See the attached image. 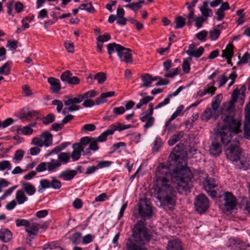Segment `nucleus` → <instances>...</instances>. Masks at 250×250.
I'll return each instance as SVG.
<instances>
[{
    "label": "nucleus",
    "instance_id": "nucleus-1",
    "mask_svg": "<svg viewBox=\"0 0 250 250\" xmlns=\"http://www.w3.org/2000/svg\"><path fill=\"white\" fill-rule=\"evenodd\" d=\"M157 198L164 206L173 209L176 206L177 193L183 194L192 187L193 175L188 167L181 165L172 171L164 164L161 163L155 172Z\"/></svg>",
    "mask_w": 250,
    "mask_h": 250
},
{
    "label": "nucleus",
    "instance_id": "nucleus-2",
    "mask_svg": "<svg viewBox=\"0 0 250 250\" xmlns=\"http://www.w3.org/2000/svg\"><path fill=\"white\" fill-rule=\"evenodd\" d=\"M138 206V214L141 218L137 220L131 229V235L125 242V250H147L144 246L152 239L153 236L146 227V220L153 215L152 207L146 199L140 200Z\"/></svg>",
    "mask_w": 250,
    "mask_h": 250
},
{
    "label": "nucleus",
    "instance_id": "nucleus-3",
    "mask_svg": "<svg viewBox=\"0 0 250 250\" xmlns=\"http://www.w3.org/2000/svg\"><path fill=\"white\" fill-rule=\"evenodd\" d=\"M240 123L231 116L224 118V125L220 128L218 136L221 139L227 158L233 162H237L240 158L241 152L239 142L235 137L232 141V134L236 135L240 131Z\"/></svg>",
    "mask_w": 250,
    "mask_h": 250
},
{
    "label": "nucleus",
    "instance_id": "nucleus-4",
    "mask_svg": "<svg viewBox=\"0 0 250 250\" xmlns=\"http://www.w3.org/2000/svg\"><path fill=\"white\" fill-rule=\"evenodd\" d=\"M107 54L109 55V59H112V54L116 51L119 60L126 63H132V50L115 42L110 43L107 45Z\"/></svg>",
    "mask_w": 250,
    "mask_h": 250
},
{
    "label": "nucleus",
    "instance_id": "nucleus-5",
    "mask_svg": "<svg viewBox=\"0 0 250 250\" xmlns=\"http://www.w3.org/2000/svg\"><path fill=\"white\" fill-rule=\"evenodd\" d=\"M194 205L197 211L200 214L206 212L209 207V200L203 194H200L195 198Z\"/></svg>",
    "mask_w": 250,
    "mask_h": 250
},
{
    "label": "nucleus",
    "instance_id": "nucleus-6",
    "mask_svg": "<svg viewBox=\"0 0 250 250\" xmlns=\"http://www.w3.org/2000/svg\"><path fill=\"white\" fill-rule=\"evenodd\" d=\"M240 94L239 89H234L231 94V100L227 108V113L224 114L221 116V119L224 121V118L227 116H231L234 119V104L237 101L238 97Z\"/></svg>",
    "mask_w": 250,
    "mask_h": 250
},
{
    "label": "nucleus",
    "instance_id": "nucleus-7",
    "mask_svg": "<svg viewBox=\"0 0 250 250\" xmlns=\"http://www.w3.org/2000/svg\"><path fill=\"white\" fill-rule=\"evenodd\" d=\"M220 129H218L216 134V137L212 141L211 146H210L209 152V154L213 157H217L219 156L222 152V146L220 143L221 139L218 138Z\"/></svg>",
    "mask_w": 250,
    "mask_h": 250
},
{
    "label": "nucleus",
    "instance_id": "nucleus-8",
    "mask_svg": "<svg viewBox=\"0 0 250 250\" xmlns=\"http://www.w3.org/2000/svg\"><path fill=\"white\" fill-rule=\"evenodd\" d=\"M224 206L228 211H230L234 209L237 205V199L236 197L230 192H226L224 194Z\"/></svg>",
    "mask_w": 250,
    "mask_h": 250
},
{
    "label": "nucleus",
    "instance_id": "nucleus-9",
    "mask_svg": "<svg viewBox=\"0 0 250 250\" xmlns=\"http://www.w3.org/2000/svg\"><path fill=\"white\" fill-rule=\"evenodd\" d=\"M188 49L185 51L186 53L189 56L187 59L191 61L192 57L199 58L204 53L205 49L203 46H200L196 49V45L191 43L188 45Z\"/></svg>",
    "mask_w": 250,
    "mask_h": 250
},
{
    "label": "nucleus",
    "instance_id": "nucleus-10",
    "mask_svg": "<svg viewBox=\"0 0 250 250\" xmlns=\"http://www.w3.org/2000/svg\"><path fill=\"white\" fill-rule=\"evenodd\" d=\"M20 115L21 119L30 120L35 119L40 120L39 113L35 110H30L28 108L23 107L20 112Z\"/></svg>",
    "mask_w": 250,
    "mask_h": 250
},
{
    "label": "nucleus",
    "instance_id": "nucleus-11",
    "mask_svg": "<svg viewBox=\"0 0 250 250\" xmlns=\"http://www.w3.org/2000/svg\"><path fill=\"white\" fill-rule=\"evenodd\" d=\"M75 97L72 95L65 96L64 97L63 102L66 106L68 107H64L62 110V113L65 115L69 112H73L75 111L79 110L80 109V106L77 105V104L70 103L68 101L71 99H74Z\"/></svg>",
    "mask_w": 250,
    "mask_h": 250
},
{
    "label": "nucleus",
    "instance_id": "nucleus-12",
    "mask_svg": "<svg viewBox=\"0 0 250 250\" xmlns=\"http://www.w3.org/2000/svg\"><path fill=\"white\" fill-rule=\"evenodd\" d=\"M184 147V145L183 143H179L177 144L173 148L170 154L169 158H170L172 161L175 162V163L178 162V163H180V160H182V154L183 151Z\"/></svg>",
    "mask_w": 250,
    "mask_h": 250
},
{
    "label": "nucleus",
    "instance_id": "nucleus-13",
    "mask_svg": "<svg viewBox=\"0 0 250 250\" xmlns=\"http://www.w3.org/2000/svg\"><path fill=\"white\" fill-rule=\"evenodd\" d=\"M97 95V92L94 90H90L83 95H79L78 97H75L74 99H71L68 101L70 103L73 104H80L81 103L85 98L87 99L88 98H93Z\"/></svg>",
    "mask_w": 250,
    "mask_h": 250
},
{
    "label": "nucleus",
    "instance_id": "nucleus-14",
    "mask_svg": "<svg viewBox=\"0 0 250 250\" xmlns=\"http://www.w3.org/2000/svg\"><path fill=\"white\" fill-rule=\"evenodd\" d=\"M167 250H184L183 244L182 241L179 239H172L168 241Z\"/></svg>",
    "mask_w": 250,
    "mask_h": 250
},
{
    "label": "nucleus",
    "instance_id": "nucleus-15",
    "mask_svg": "<svg viewBox=\"0 0 250 250\" xmlns=\"http://www.w3.org/2000/svg\"><path fill=\"white\" fill-rule=\"evenodd\" d=\"M77 175V171L74 169L67 168L62 171L59 175V178L65 181L72 180Z\"/></svg>",
    "mask_w": 250,
    "mask_h": 250
},
{
    "label": "nucleus",
    "instance_id": "nucleus-16",
    "mask_svg": "<svg viewBox=\"0 0 250 250\" xmlns=\"http://www.w3.org/2000/svg\"><path fill=\"white\" fill-rule=\"evenodd\" d=\"M245 125L244 130L246 134L250 135V102L245 107Z\"/></svg>",
    "mask_w": 250,
    "mask_h": 250
},
{
    "label": "nucleus",
    "instance_id": "nucleus-17",
    "mask_svg": "<svg viewBox=\"0 0 250 250\" xmlns=\"http://www.w3.org/2000/svg\"><path fill=\"white\" fill-rule=\"evenodd\" d=\"M72 148L73 150L70 157L72 158L73 161L75 162L80 159L82 151H83V146L78 143H76L73 145Z\"/></svg>",
    "mask_w": 250,
    "mask_h": 250
},
{
    "label": "nucleus",
    "instance_id": "nucleus-18",
    "mask_svg": "<svg viewBox=\"0 0 250 250\" xmlns=\"http://www.w3.org/2000/svg\"><path fill=\"white\" fill-rule=\"evenodd\" d=\"M47 82L50 84V89L52 92L54 93H58L61 89L60 80L56 78L49 77Z\"/></svg>",
    "mask_w": 250,
    "mask_h": 250
},
{
    "label": "nucleus",
    "instance_id": "nucleus-19",
    "mask_svg": "<svg viewBox=\"0 0 250 250\" xmlns=\"http://www.w3.org/2000/svg\"><path fill=\"white\" fill-rule=\"evenodd\" d=\"M142 116L140 117V120L142 122H146V124L144 125V127L146 129L152 127L155 122V119L152 116L149 115L148 113L144 114L142 113Z\"/></svg>",
    "mask_w": 250,
    "mask_h": 250
},
{
    "label": "nucleus",
    "instance_id": "nucleus-20",
    "mask_svg": "<svg viewBox=\"0 0 250 250\" xmlns=\"http://www.w3.org/2000/svg\"><path fill=\"white\" fill-rule=\"evenodd\" d=\"M203 183L206 191H208L218 186V184L215 179L208 176L206 177Z\"/></svg>",
    "mask_w": 250,
    "mask_h": 250
},
{
    "label": "nucleus",
    "instance_id": "nucleus-21",
    "mask_svg": "<svg viewBox=\"0 0 250 250\" xmlns=\"http://www.w3.org/2000/svg\"><path fill=\"white\" fill-rule=\"evenodd\" d=\"M21 185L22 187L21 190L25 191L28 195L32 196L36 193V188L30 183L21 181Z\"/></svg>",
    "mask_w": 250,
    "mask_h": 250
},
{
    "label": "nucleus",
    "instance_id": "nucleus-22",
    "mask_svg": "<svg viewBox=\"0 0 250 250\" xmlns=\"http://www.w3.org/2000/svg\"><path fill=\"white\" fill-rule=\"evenodd\" d=\"M12 238L11 231L6 228H1L0 229V240L3 242H9Z\"/></svg>",
    "mask_w": 250,
    "mask_h": 250
},
{
    "label": "nucleus",
    "instance_id": "nucleus-23",
    "mask_svg": "<svg viewBox=\"0 0 250 250\" xmlns=\"http://www.w3.org/2000/svg\"><path fill=\"white\" fill-rule=\"evenodd\" d=\"M185 135L183 131L177 132L176 134L173 135L168 141V145L172 146L175 144L180 139L183 138Z\"/></svg>",
    "mask_w": 250,
    "mask_h": 250
},
{
    "label": "nucleus",
    "instance_id": "nucleus-24",
    "mask_svg": "<svg viewBox=\"0 0 250 250\" xmlns=\"http://www.w3.org/2000/svg\"><path fill=\"white\" fill-rule=\"evenodd\" d=\"M12 64L13 62L11 61H8L0 67V75L7 76L10 74Z\"/></svg>",
    "mask_w": 250,
    "mask_h": 250
},
{
    "label": "nucleus",
    "instance_id": "nucleus-25",
    "mask_svg": "<svg viewBox=\"0 0 250 250\" xmlns=\"http://www.w3.org/2000/svg\"><path fill=\"white\" fill-rule=\"evenodd\" d=\"M70 155L69 153L61 152L58 155V162L64 165L70 161Z\"/></svg>",
    "mask_w": 250,
    "mask_h": 250
},
{
    "label": "nucleus",
    "instance_id": "nucleus-26",
    "mask_svg": "<svg viewBox=\"0 0 250 250\" xmlns=\"http://www.w3.org/2000/svg\"><path fill=\"white\" fill-rule=\"evenodd\" d=\"M47 170L50 172L56 171L61 166V164L57 160L52 159L50 162H47Z\"/></svg>",
    "mask_w": 250,
    "mask_h": 250
},
{
    "label": "nucleus",
    "instance_id": "nucleus-27",
    "mask_svg": "<svg viewBox=\"0 0 250 250\" xmlns=\"http://www.w3.org/2000/svg\"><path fill=\"white\" fill-rule=\"evenodd\" d=\"M16 199L18 204L21 205L28 200V198L25 195L24 191L19 190L16 194Z\"/></svg>",
    "mask_w": 250,
    "mask_h": 250
},
{
    "label": "nucleus",
    "instance_id": "nucleus-28",
    "mask_svg": "<svg viewBox=\"0 0 250 250\" xmlns=\"http://www.w3.org/2000/svg\"><path fill=\"white\" fill-rule=\"evenodd\" d=\"M223 98V95L219 94L215 96L212 101L211 106L213 111H215L219 107Z\"/></svg>",
    "mask_w": 250,
    "mask_h": 250
},
{
    "label": "nucleus",
    "instance_id": "nucleus-29",
    "mask_svg": "<svg viewBox=\"0 0 250 250\" xmlns=\"http://www.w3.org/2000/svg\"><path fill=\"white\" fill-rule=\"evenodd\" d=\"M231 242L233 243L232 249L233 250H247V246L245 243L240 240L233 239Z\"/></svg>",
    "mask_w": 250,
    "mask_h": 250
},
{
    "label": "nucleus",
    "instance_id": "nucleus-30",
    "mask_svg": "<svg viewBox=\"0 0 250 250\" xmlns=\"http://www.w3.org/2000/svg\"><path fill=\"white\" fill-rule=\"evenodd\" d=\"M151 78V75L148 73L142 75L141 80L143 81V83L140 87H148L150 86L152 83Z\"/></svg>",
    "mask_w": 250,
    "mask_h": 250
},
{
    "label": "nucleus",
    "instance_id": "nucleus-31",
    "mask_svg": "<svg viewBox=\"0 0 250 250\" xmlns=\"http://www.w3.org/2000/svg\"><path fill=\"white\" fill-rule=\"evenodd\" d=\"M233 48L234 46L231 43H229L226 47V49L222 50V54L221 57L224 58L226 56H230L232 57L233 56Z\"/></svg>",
    "mask_w": 250,
    "mask_h": 250
},
{
    "label": "nucleus",
    "instance_id": "nucleus-32",
    "mask_svg": "<svg viewBox=\"0 0 250 250\" xmlns=\"http://www.w3.org/2000/svg\"><path fill=\"white\" fill-rule=\"evenodd\" d=\"M42 137L44 138L43 141V146L48 147L52 144L53 136L52 135L47 132H45L42 134Z\"/></svg>",
    "mask_w": 250,
    "mask_h": 250
},
{
    "label": "nucleus",
    "instance_id": "nucleus-33",
    "mask_svg": "<svg viewBox=\"0 0 250 250\" xmlns=\"http://www.w3.org/2000/svg\"><path fill=\"white\" fill-rule=\"evenodd\" d=\"M79 9H80V10L86 11L88 13L91 14L95 13L96 11L91 2L81 4L79 6Z\"/></svg>",
    "mask_w": 250,
    "mask_h": 250
},
{
    "label": "nucleus",
    "instance_id": "nucleus-34",
    "mask_svg": "<svg viewBox=\"0 0 250 250\" xmlns=\"http://www.w3.org/2000/svg\"><path fill=\"white\" fill-rule=\"evenodd\" d=\"M175 29L182 28L186 24V18L181 16H178L175 19Z\"/></svg>",
    "mask_w": 250,
    "mask_h": 250
},
{
    "label": "nucleus",
    "instance_id": "nucleus-35",
    "mask_svg": "<svg viewBox=\"0 0 250 250\" xmlns=\"http://www.w3.org/2000/svg\"><path fill=\"white\" fill-rule=\"evenodd\" d=\"M72 76V73L69 70H66L64 72H63L61 76L60 79L62 83H64V84H68L69 81L70 80V78Z\"/></svg>",
    "mask_w": 250,
    "mask_h": 250
},
{
    "label": "nucleus",
    "instance_id": "nucleus-36",
    "mask_svg": "<svg viewBox=\"0 0 250 250\" xmlns=\"http://www.w3.org/2000/svg\"><path fill=\"white\" fill-rule=\"evenodd\" d=\"M110 135H112V132L108 128L96 138V139L98 142H103L106 140L107 136Z\"/></svg>",
    "mask_w": 250,
    "mask_h": 250
},
{
    "label": "nucleus",
    "instance_id": "nucleus-37",
    "mask_svg": "<svg viewBox=\"0 0 250 250\" xmlns=\"http://www.w3.org/2000/svg\"><path fill=\"white\" fill-rule=\"evenodd\" d=\"M55 119V115L53 113H49L46 116L43 117L41 120L44 125H48L54 122Z\"/></svg>",
    "mask_w": 250,
    "mask_h": 250
},
{
    "label": "nucleus",
    "instance_id": "nucleus-38",
    "mask_svg": "<svg viewBox=\"0 0 250 250\" xmlns=\"http://www.w3.org/2000/svg\"><path fill=\"white\" fill-rule=\"evenodd\" d=\"M25 231L28 233V236L30 237V235L36 236L39 231V228L36 225H30L29 228L25 229Z\"/></svg>",
    "mask_w": 250,
    "mask_h": 250
},
{
    "label": "nucleus",
    "instance_id": "nucleus-39",
    "mask_svg": "<svg viewBox=\"0 0 250 250\" xmlns=\"http://www.w3.org/2000/svg\"><path fill=\"white\" fill-rule=\"evenodd\" d=\"M51 179L50 184V188L55 190L59 189L62 187L61 182L55 177H51Z\"/></svg>",
    "mask_w": 250,
    "mask_h": 250
},
{
    "label": "nucleus",
    "instance_id": "nucleus-40",
    "mask_svg": "<svg viewBox=\"0 0 250 250\" xmlns=\"http://www.w3.org/2000/svg\"><path fill=\"white\" fill-rule=\"evenodd\" d=\"M82 237V233L80 232H76L74 233L71 237L70 238L72 243L75 245L79 244L81 242V238Z\"/></svg>",
    "mask_w": 250,
    "mask_h": 250
},
{
    "label": "nucleus",
    "instance_id": "nucleus-41",
    "mask_svg": "<svg viewBox=\"0 0 250 250\" xmlns=\"http://www.w3.org/2000/svg\"><path fill=\"white\" fill-rule=\"evenodd\" d=\"M94 79L97 80L99 83L102 84L104 83L106 79V74L102 72L97 73L94 76Z\"/></svg>",
    "mask_w": 250,
    "mask_h": 250
},
{
    "label": "nucleus",
    "instance_id": "nucleus-42",
    "mask_svg": "<svg viewBox=\"0 0 250 250\" xmlns=\"http://www.w3.org/2000/svg\"><path fill=\"white\" fill-rule=\"evenodd\" d=\"M16 225L17 227H25L26 229L30 227V223L29 221L23 219H17L15 221Z\"/></svg>",
    "mask_w": 250,
    "mask_h": 250
},
{
    "label": "nucleus",
    "instance_id": "nucleus-43",
    "mask_svg": "<svg viewBox=\"0 0 250 250\" xmlns=\"http://www.w3.org/2000/svg\"><path fill=\"white\" fill-rule=\"evenodd\" d=\"M195 15L194 11H188V13L187 16L188 21L186 22V24L188 26L190 27L192 25L193 21H195Z\"/></svg>",
    "mask_w": 250,
    "mask_h": 250
},
{
    "label": "nucleus",
    "instance_id": "nucleus-44",
    "mask_svg": "<svg viewBox=\"0 0 250 250\" xmlns=\"http://www.w3.org/2000/svg\"><path fill=\"white\" fill-rule=\"evenodd\" d=\"M208 31L203 30L195 34L196 38L201 42H204L206 41L208 36Z\"/></svg>",
    "mask_w": 250,
    "mask_h": 250
},
{
    "label": "nucleus",
    "instance_id": "nucleus-45",
    "mask_svg": "<svg viewBox=\"0 0 250 250\" xmlns=\"http://www.w3.org/2000/svg\"><path fill=\"white\" fill-rule=\"evenodd\" d=\"M17 131L18 132L21 131L23 135H28L31 134L33 130L30 126L27 125L24 126L22 129L20 126H18L17 128Z\"/></svg>",
    "mask_w": 250,
    "mask_h": 250
},
{
    "label": "nucleus",
    "instance_id": "nucleus-46",
    "mask_svg": "<svg viewBox=\"0 0 250 250\" xmlns=\"http://www.w3.org/2000/svg\"><path fill=\"white\" fill-rule=\"evenodd\" d=\"M123 125L119 122L116 123L115 124L111 125L109 129L110 131L112 132V134L114 133V131L117 130L118 131H121L123 130Z\"/></svg>",
    "mask_w": 250,
    "mask_h": 250
},
{
    "label": "nucleus",
    "instance_id": "nucleus-47",
    "mask_svg": "<svg viewBox=\"0 0 250 250\" xmlns=\"http://www.w3.org/2000/svg\"><path fill=\"white\" fill-rule=\"evenodd\" d=\"M112 163V162L109 161H98L96 167L98 169L108 167L110 166Z\"/></svg>",
    "mask_w": 250,
    "mask_h": 250
},
{
    "label": "nucleus",
    "instance_id": "nucleus-48",
    "mask_svg": "<svg viewBox=\"0 0 250 250\" xmlns=\"http://www.w3.org/2000/svg\"><path fill=\"white\" fill-rule=\"evenodd\" d=\"M125 108L123 106L116 107L113 109V115L115 118L118 116L123 114L125 112Z\"/></svg>",
    "mask_w": 250,
    "mask_h": 250
},
{
    "label": "nucleus",
    "instance_id": "nucleus-49",
    "mask_svg": "<svg viewBox=\"0 0 250 250\" xmlns=\"http://www.w3.org/2000/svg\"><path fill=\"white\" fill-rule=\"evenodd\" d=\"M220 31L214 28L212 31L209 32V38L211 41H215L219 37Z\"/></svg>",
    "mask_w": 250,
    "mask_h": 250
},
{
    "label": "nucleus",
    "instance_id": "nucleus-50",
    "mask_svg": "<svg viewBox=\"0 0 250 250\" xmlns=\"http://www.w3.org/2000/svg\"><path fill=\"white\" fill-rule=\"evenodd\" d=\"M207 20L205 18L198 16L195 19V26L198 28H200L203 26V23Z\"/></svg>",
    "mask_w": 250,
    "mask_h": 250
},
{
    "label": "nucleus",
    "instance_id": "nucleus-51",
    "mask_svg": "<svg viewBox=\"0 0 250 250\" xmlns=\"http://www.w3.org/2000/svg\"><path fill=\"white\" fill-rule=\"evenodd\" d=\"M10 170L11 169V165L10 163L7 160H3L0 162V170L3 171L5 169Z\"/></svg>",
    "mask_w": 250,
    "mask_h": 250
},
{
    "label": "nucleus",
    "instance_id": "nucleus-52",
    "mask_svg": "<svg viewBox=\"0 0 250 250\" xmlns=\"http://www.w3.org/2000/svg\"><path fill=\"white\" fill-rule=\"evenodd\" d=\"M188 60L187 59H184L182 64L183 71L186 74L188 73L190 70V63Z\"/></svg>",
    "mask_w": 250,
    "mask_h": 250
},
{
    "label": "nucleus",
    "instance_id": "nucleus-53",
    "mask_svg": "<svg viewBox=\"0 0 250 250\" xmlns=\"http://www.w3.org/2000/svg\"><path fill=\"white\" fill-rule=\"evenodd\" d=\"M94 139V137H90L88 136L83 137L80 139V142L78 143L83 146H85L88 144L89 145L91 140Z\"/></svg>",
    "mask_w": 250,
    "mask_h": 250
},
{
    "label": "nucleus",
    "instance_id": "nucleus-54",
    "mask_svg": "<svg viewBox=\"0 0 250 250\" xmlns=\"http://www.w3.org/2000/svg\"><path fill=\"white\" fill-rule=\"evenodd\" d=\"M22 92L24 96L32 97L33 93L27 85H23L22 86Z\"/></svg>",
    "mask_w": 250,
    "mask_h": 250
},
{
    "label": "nucleus",
    "instance_id": "nucleus-55",
    "mask_svg": "<svg viewBox=\"0 0 250 250\" xmlns=\"http://www.w3.org/2000/svg\"><path fill=\"white\" fill-rule=\"evenodd\" d=\"M46 170H47V162H42L36 167V171L38 172H43Z\"/></svg>",
    "mask_w": 250,
    "mask_h": 250
},
{
    "label": "nucleus",
    "instance_id": "nucleus-56",
    "mask_svg": "<svg viewBox=\"0 0 250 250\" xmlns=\"http://www.w3.org/2000/svg\"><path fill=\"white\" fill-rule=\"evenodd\" d=\"M24 154V151L22 149H18L15 152L14 158L18 161H21Z\"/></svg>",
    "mask_w": 250,
    "mask_h": 250
},
{
    "label": "nucleus",
    "instance_id": "nucleus-57",
    "mask_svg": "<svg viewBox=\"0 0 250 250\" xmlns=\"http://www.w3.org/2000/svg\"><path fill=\"white\" fill-rule=\"evenodd\" d=\"M98 142L96 140V138L94 137V139L91 140L89 145V149L93 151H96L98 150L99 149L97 144Z\"/></svg>",
    "mask_w": 250,
    "mask_h": 250
},
{
    "label": "nucleus",
    "instance_id": "nucleus-58",
    "mask_svg": "<svg viewBox=\"0 0 250 250\" xmlns=\"http://www.w3.org/2000/svg\"><path fill=\"white\" fill-rule=\"evenodd\" d=\"M50 181L46 179H43L40 181V186L42 189L50 188Z\"/></svg>",
    "mask_w": 250,
    "mask_h": 250
},
{
    "label": "nucleus",
    "instance_id": "nucleus-59",
    "mask_svg": "<svg viewBox=\"0 0 250 250\" xmlns=\"http://www.w3.org/2000/svg\"><path fill=\"white\" fill-rule=\"evenodd\" d=\"M179 68L172 69L169 72L165 74V77L167 78H172L179 74Z\"/></svg>",
    "mask_w": 250,
    "mask_h": 250
},
{
    "label": "nucleus",
    "instance_id": "nucleus-60",
    "mask_svg": "<svg viewBox=\"0 0 250 250\" xmlns=\"http://www.w3.org/2000/svg\"><path fill=\"white\" fill-rule=\"evenodd\" d=\"M110 39V36L108 33H104L103 35H100L97 38V40L100 42H106L109 41Z\"/></svg>",
    "mask_w": 250,
    "mask_h": 250
},
{
    "label": "nucleus",
    "instance_id": "nucleus-61",
    "mask_svg": "<svg viewBox=\"0 0 250 250\" xmlns=\"http://www.w3.org/2000/svg\"><path fill=\"white\" fill-rule=\"evenodd\" d=\"M31 144L36 145L38 147H42L43 146V141L38 137H35L32 139Z\"/></svg>",
    "mask_w": 250,
    "mask_h": 250
},
{
    "label": "nucleus",
    "instance_id": "nucleus-62",
    "mask_svg": "<svg viewBox=\"0 0 250 250\" xmlns=\"http://www.w3.org/2000/svg\"><path fill=\"white\" fill-rule=\"evenodd\" d=\"M162 144V141L160 137H157L154 142L153 149L158 151L159 149L161 147Z\"/></svg>",
    "mask_w": 250,
    "mask_h": 250
},
{
    "label": "nucleus",
    "instance_id": "nucleus-63",
    "mask_svg": "<svg viewBox=\"0 0 250 250\" xmlns=\"http://www.w3.org/2000/svg\"><path fill=\"white\" fill-rule=\"evenodd\" d=\"M95 129H96L95 125L92 124H85L82 128V130L88 131H93L95 130Z\"/></svg>",
    "mask_w": 250,
    "mask_h": 250
},
{
    "label": "nucleus",
    "instance_id": "nucleus-64",
    "mask_svg": "<svg viewBox=\"0 0 250 250\" xmlns=\"http://www.w3.org/2000/svg\"><path fill=\"white\" fill-rule=\"evenodd\" d=\"M14 123V120L11 118H8L1 123V126L5 128Z\"/></svg>",
    "mask_w": 250,
    "mask_h": 250
}]
</instances>
